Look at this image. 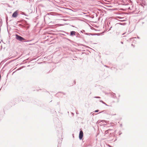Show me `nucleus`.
Masks as SVG:
<instances>
[{"instance_id": "nucleus-1", "label": "nucleus", "mask_w": 147, "mask_h": 147, "mask_svg": "<svg viewBox=\"0 0 147 147\" xmlns=\"http://www.w3.org/2000/svg\"><path fill=\"white\" fill-rule=\"evenodd\" d=\"M16 38L18 40L22 41L23 40H24L25 39L24 38H23L21 36L18 35H16Z\"/></svg>"}, {"instance_id": "nucleus-2", "label": "nucleus", "mask_w": 147, "mask_h": 147, "mask_svg": "<svg viewBox=\"0 0 147 147\" xmlns=\"http://www.w3.org/2000/svg\"><path fill=\"white\" fill-rule=\"evenodd\" d=\"M83 131H80L79 135V138L81 140L82 139L83 137Z\"/></svg>"}, {"instance_id": "nucleus-3", "label": "nucleus", "mask_w": 147, "mask_h": 147, "mask_svg": "<svg viewBox=\"0 0 147 147\" xmlns=\"http://www.w3.org/2000/svg\"><path fill=\"white\" fill-rule=\"evenodd\" d=\"M18 13L17 11L14 12L12 14V16L13 18H16L18 16Z\"/></svg>"}, {"instance_id": "nucleus-4", "label": "nucleus", "mask_w": 147, "mask_h": 147, "mask_svg": "<svg viewBox=\"0 0 147 147\" xmlns=\"http://www.w3.org/2000/svg\"><path fill=\"white\" fill-rule=\"evenodd\" d=\"M76 35V32L75 31H72L70 33V35L71 36H73L75 35Z\"/></svg>"}, {"instance_id": "nucleus-5", "label": "nucleus", "mask_w": 147, "mask_h": 147, "mask_svg": "<svg viewBox=\"0 0 147 147\" xmlns=\"http://www.w3.org/2000/svg\"><path fill=\"white\" fill-rule=\"evenodd\" d=\"M98 111H98V110H96V111H95V112H98Z\"/></svg>"}, {"instance_id": "nucleus-6", "label": "nucleus", "mask_w": 147, "mask_h": 147, "mask_svg": "<svg viewBox=\"0 0 147 147\" xmlns=\"http://www.w3.org/2000/svg\"><path fill=\"white\" fill-rule=\"evenodd\" d=\"M96 98H100V97H96Z\"/></svg>"}]
</instances>
